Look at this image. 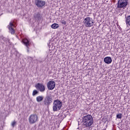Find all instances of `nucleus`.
Returning <instances> with one entry per match:
<instances>
[{
    "label": "nucleus",
    "instance_id": "17",
    "mask_svg": "<svg viewBox=\"0 0 130 130\" xmlns=\"http://www.w3.org/2000/svg\"><path fill=\"white\" fill-rule=\"evenodd\" d=\"M39 93V91H38V90H37L36 89H35L34 91H33V92H32V95L34 96H36V95L38 94Z\"/></svg>",
    "mask_w": 130,
    "mask_h": 130
},
{
    "label": "nucleus",
    "instance_id": "2",
    "mask_svg": "<svg viewBox=\"0 0 130 130\" xmlns=\"http://www.w3.org/2000/svg\"><path fill=\"white\" fill-rule=\"evenodd\" d=\"M53 111L56 112L59 111L62 107V103L61 101H58V100H55L54 103H53Z\"/></svg>",
    "mask_w": 130,
    "mask_h": 130
},
{
    "label": "nucleus",
    "instance_id": "15",
    "mask_svg": "<svg viewBox=\"0 0 130 130\" xmlns=\"http://www.w3.org/2000/svg\"><path fill=\"white\" fill-rule=\"evenodd\" d=\"M59 27V25L57 23H54L51 25V27L53 29H57Z\"/></svg>",
    "mask_w": 130,
    "mask_h": 130
},
{
    "label": "nucleus",
    "instance_id": "3",
    "mask_svg": "<svg viewBox=\"0 0 130 130\" xmlns=\"http://www.w3.org/2000/svg\"><path fill=\"white\" fill-rule=\"evenodd\" d=\"M84 24L86 27H90L93 25L94 22L92 21V18L87 17L84 20Z\"/></svg>",
    "mask_w": 130,
    "mask_h": 130
},
{
    "label": "nucleus",
    "instance_id": "7",
    "mask_svg": "<svg viewBox=\"0 0 130 130\" xmlns=\"http://www.w3.org/2000/svg\"><path fill=\"white\" fill-rule=\"evenodd\" d=\"M45 1L42 0H35V4L37 7L42 8L45 5Z\"/></svg>",
    "mask_w": 130,
    "mask_h": 130
},
{
    "label": "nucleus",
    "instance_id": "23",
    "mask_svg": "<svg viewBox=\"0 0 130 130\" xmlns=\"http://www.w3.org/2000/svg\"><path fill=\"white\" fill-rule=\"evenodd\" d=\"M84 130H87V129H84Z\"/></svg>",
    "mask_w": 130,
    "mask_h": 130
},
{
    "label": "nucleus",
    "instance_id": "16",
    "mask_svg": "<svg viewBox=\"0 0 130 130\" xmlns=\"http://www.w3.org/2000/svg\"><path fill=\"white\" fill-rule=\"evenodd\" d=\"M126 24L130 26V16H128L126 19Z\"/></svg>",
    "mask_w": 130,
    "mask_h": 130
},
{
    "label": "nucleus",
    "instance_id": "9",
    "mask_svg": "<svg viewBox=\"0 0 130 130\" xmlns=\"http://www.w3.org/2000/svg\"><path fill=\"white\" fill-rule=\"evenodd\" d=\"M55 87V82L54 81H50L47 83V87L49 90H53Z\"/></svg>",
    "mask_w": 130,
    "mask_h": 130
},
{
    "label": "nucleus",
    "instance_id": "1",
    "mask_svg": "<svg viewBox=\"0 0 130 130\" xmlns=\"http://www.w3.org/2000/svg\"><path fill=\"white\" fill-rule=\"evenodd\" d=\"M82 125L83 127H90L93 123V119L91 115H86L84 116L82 120Z\"/></svg>",
    "mask_w": 130,
    "mask_h": 130
},
{
    "label": "nucleus",
    "instance_id": "10",
    "mask_svg": "<svg viewBox=\"0 0 130 130\" xmlns=\"http://www.w3.org/2000/svg\"><path fill=\"white\" fill-rule=\"evenodd\" d=\"M13 27H15V25L12 22H10L9 25H8V28L9 29L10 32L11 33L12 35L15 33V30Z\"/></svg>",
    "mask_w": 130,
    "mask_h": 130
},
{
    "label": "nucleus",
    "instance_id": "8",
    "mask_svg": "<svg viewBox=\"0 0 130 130\" xmlns=\"http://www.w3.org/2000/svg\"><path fill=\"white\" fill-rule=\"evenodd\" d=\"M35 87L41 92H43L45 91V86L43 84L38 83L37 84L35 85Z\"/></svg>",
    "mask_w": 130,
    "mask_h": 130
},
{
    "label": "nucleus",
    "instance_id": "4",
    "mask_svg": "<svg viewBox=\"0 0 130 130\" xmlns=\"http://www.w3.org/2000/svg\"><path fill=\"white\" fill-rule=\"evenodd\" d=\"M52 95H51V94H49L45 98L43 103H44V105L48 107L52 103Z\"/></svg>",
    "mask_w": 130,
    "mask_h": 130
},
{
    "label": "nucleus",
    "instance_id": "6",
    "mask_svg": "<svg viewBox=\"0 0 130 130\" xmlns=\"http://www.w3.org/2000/svg\"><path fill=\"white\" fill-rule=\"evenodd\" d=\"M127 4L128 2L127 0H118L117 2V8L122 9L126 8Z\"/></svg>",
    "mask_w": 130,
    "mask_h": 130
},
{
    "label": "nucleus",
    "instance_id": "12",
    "mask_svg": "<svg viewBox=\"0 0 130 130\" xmlns=\"http://www.w3.org/2000/svg\"><path fill=\"white\" fill-rule=\"evenodd\" d=\"M22 42L23 44L28 48V47L30 46V43L29 42V40H28L26 38L23 39L22 40Z\"/></svg>",
    "mask_w": 130,
    "mask_h": 130
},
{
    "label": "nucleus",
    "instance_id": "5",
    "mask_svg": "<svg viewBox=\"0 0 130 130\" xmlns=\"http://www.w3.org/2000/svg\"><path fill=\"white\" fill-rule=\"evenodd\" d=\"M28 120L30 124H35L38 121V116L36 114H32L30 115V117H29Z\"/></svg>",
    "mask_w": 130,
    "mask_h": 130
},
{
    "label": "nucleus",
    "instance_id": "22",
    "mask_svg": "<svg viewBox=\"0 0 130 130\" xmlns=\"http://www.w3.org/2000/svg\"><path fill=\"white\" fill-rule=\"evenodd\" d=\"M27 51L29 52V49L27 48Z\"/></svg>",
    "mask_w": 130,
    "mask_h": 130
},
{
    "label": "nucleus",
    "instance_id": "11",
    "mask_svg": "<svg viewBox=\"0 0 130 130\" xmlns=\"http://www.w3.org/2000/svg\"><path fill=\"white\" fill-rule=\"evenodd\" d=\"M104 61L106 64H110L112 62V59L110 56H107L104 58Z\"/></svg>",
    "mask_w": 130,
    "mask_h": 130
},
{
    "label": "nucleus",
    "instance_id": "20",
    "mask_svg": "<svg viewBox=\"0 0 130 130\" xmlns=\"http://www.w3.org/2000/svg\"><path fill=\"white\" fill-rule=\"evenodd\" d=\"M61 23H62V24H64V25H66L67 24L66 21L65 20H62Z\"/></svg>",
    "mask_w": 130,
    "mask_h": 130
},
{
    "label": "nucleus",
    "instance_id": "21",
    "mask_svg": "<svg viewBox=\"0 0 130 130\" xmlns=\"http://www.w3.org/2000/svg\"><path fill=\"white\" fill-rule=\"evenodd\" d=\"M28 59L30 61H32V60H33V58H32V57H31V56H28Z\"/></svg>",
    "mask_w": 130,
    "mask_h": 130
},
{
    "label": "nucleus",
    "instance_id": "13",
    "mask_svg": "<svg viewBox=\"0 0 130 130\" xmlns=\"http://www.w3.org/2000/svg\"><path fill=\"white\" fill-rule=\"evenodd\" d=\"M34 18H35V19L36 20L40 21L41 19L40 13L39 12L35 13L34 14Z\"/></svg>",
    "mask_w": 130,
    "mask_h": 130
},
{
    "label": "nucleus",
    "instance_id": "18",
    "mask_svg": "<svg viewBox=\"0 0 130 130\" xmlns=\"http://www.w3.org/2000/svg\"><path fill=\"white\" fill-rule=\"evenodd\" d=\"M122 117V115L121 113H118V114H117L116 115V118L118 119H121Z\"/></svg>",
    "mask_w": 130,
    "mask_h": 130
},
{
    "label": "nucleus",
    "instance_id": "14",
    "mask_svg": "<svg viewBox=\"0 0 130 130\" xmlns=\"http://www.w3.org/2000/svg\"><path fill=\"white\" fill-rule=\"evenodd\" d=\"M44 99V96L43 95H39L38 96H37L36 100L37 102L40 103L43 101Z\"/></svg>",
    "mask_w": 130,
    "mask_h": 130
},
{
    "label": "nucleus",
    "instance_id": "19",
    "mask_svg": "<svg viewBox=\"0 0 130 130\" xmlns=\"http://www.w3.org/2000/svg\"><path fill=\"white\" fill-rule=\"evenodd\" d=\"M12 126L13 127H14L16 125V121H14L12 124H11Z\"/></svg>",
    "mask_w": 130,
    "mask_h": 130
}]
</instances>
